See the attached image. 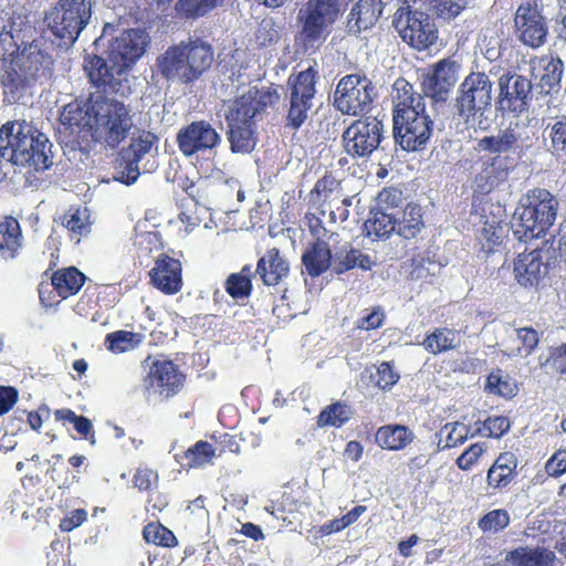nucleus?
Returning a JSON list of instances; mask_svg holds the SVG:
<instances>
[{"label": "nucleus", "instance_id": "2eb2a0df", "mask_svg": "<svg viewBox=\"0 0 566 566\" xmlns=\"http://www.w3.org/2000/svg\"><path fill=\"white\" fill-rule=\"evenodd\" d=\"M317 71L313 67L300 72L290 93V108L286 115V127L298 129L308 118L314 106Z\"/></svg>", "mask_w": 566, "mask_h": 566}, {"label": "nucleus", "instance_id": "49530a36", "mask_svg": "<svg viewBox=\"0 0 566 566\" xmlns=\"http://www.w3.org/2000/svg\"><path fill=\"white\" fill-rule=\"evenodd\" d=\"M470 429L461 422L446 423L439 431L438 448L441 450L454 448L464 443Z\"/></svg>", "mask_w": 566, "mask_h": 566}, {"label": "nucleus", "instance_id": "9d476101", "mask_svg": "<svg viewBox=\"0 0 566 566\" xmlns=\"http://www.w3.org/2000/svg\"><path fill=\"white\" fill-rule=\"evenodd\" d=\"M377 90L364 73L343 76L334 92V106L342 114L357 116L369 111Z\"/></svg>", "mask_w": 566, "mask_h": 566}, {"label": "nucleus", "instance_id": "dca6fc26", "mask_svg": "<svg viewBox=\"0 0 566 566\" xmlns=\"http://www.w3.org/2000/svg\"><path fill=\"white\" fill-rule=\"evenodd\" d=\"M148 42V34L144 30H125L108 41L106 54L115 63V69L127 73L144 55Z\"/></svg>", "mask_w": 566, "mask_h": 566}, {"label": "nucleus", "instance_id": "7c9ffc66", "mask_svg": "<svg viewBox=\"0 0 566 566\" xmlns=\"http://www.w3.org/2000/svg\"><path fill=\"white\" fill-rule=\"evenodd\" d=\"M290 272L289 262L277 249L269 250L258 262L254 273L260 274L265 285H277Z\"/></svg>", "mask_w": 566, "mask_h": 566}, {"label": "nucleus", "instance_id": "bb28decb", "mask_svg": "<svg viewBox=\"0 0 566 566\" xmlns=\"http://www.w3.org/2000/svg\"><path fill=\"white\" fill-rule=\"evenodd\" d=\"M381 0H359L350 9L346 30L349 34L358 35L363 31L373 28L382 13Z\"/></svg>", "mask_w": 566, "mask_h": 566}, {"label": "nucleus", "instance_id": "6e6552de", "mask_svg": "<svg viewBox=\"0 0 566 566\" xmlns=\"http://www.w3.org/2000/svg\"><path fill=\"white\" fill-rule=\"evenodd\" d=\"M12 85L17 92L13 93V102H19L27 94V90L39 83L49 82L53 74V60L38 43L25 45L14 57Z\"/></svg>", "mask_w": 566, "mask_h": 566}, {"label": "nucleus", "instance_id": "a878e982", "mask_svg": "<svg viewBox=\"0 0 566 566\" xmlns=\"http://www.w3.org/2000/svg\"><path fill=\"white\" fill-rule=\"evenodd\" d=\"M149 275L153 284L166 294H175L181 289V263L176 259L158 258Z\"/></svg>", "mask_w": 566, "mask_h": 566}, {"label": "nucleus", "instance_id": "f704fd0d", "mask_svg": "<svg viewBox=\"0 0 566 566\" xmlns=\"http://www.w3.org/2000/svg\"><path fill=\"white\" fill-rule=\"evenodd\" d=\"M22 233L17 219L7 217L0 222V255L4 260L13 259L22 248Z\"/></svg>", "mask_w": 566, "mask_h": 566}, {"label": "nucleus", "instance_id": "052dcab7", "mask_svg": "<svg viewBox=\"0 0 566 566\" xmlns=\"http://www.w3.org/2000/svg\"><path fill=\"white\" fill-rule=\"evenodd\" d=\"M486 451L485 443H474L470 446L457 460V464L462 470L471 469L480 457Z\"/></svg>", "mask_w": 566, "mask_h": 566}, {"label": "nucleus", "instance_id": "de8ad7c7", "mask_svg": "<svg viewBox=\"0 0 566 566\" xmlns=\"http://www.w3.org/2000/svg\"><path fill=\"white\" fill-rule=\"evenodd\" d=\"M143 537L146 543L166 548H172L178 545L176 535L168 527L160 523H148L143 528Z\"/></svg>", "mask_w": 566, "mask_h": 566}, {"label": "nucleus", "instance_id": "412c9836", "mask_svg": "<svg viewBox=\"0 0 566 566\" xmlns=\"http://www.w3.org/2000/svg\"><path fill=\"white\" fill-rule=\"evenodd\" d=\"M177 143L179 150L186 157H190L218 147L221 144V136L210 123L197 120L179 130Z\"/></svg>", "mask_w": 566, "mask_h": 566}, {"label": "nucleus", "instance_id": "58836bf2", "mask_svg": "<svg viewBox=\"0 0 566 566\" xmlns=\"http://www.w3.org/2000/svg\"><path fill=\"white\" fill-rule=\"evenodd\" d=\"M539 340L535 329L530 327L513 329L509 336L505 352L509 356L526 357L532 354Z\"/></svg>", "mask_w": 566, "mask_h": 566}, {"label": "nucleus", "instance_id": "f03ea898", "mask_svg": "<svg viewBox=\"0 0 566 566\" xmlns=\"http://www.w3.org/2000/svg\"><path fill=\"white\" fill-rule=\"evenodd\" d=\"M49 138L25 120L8 122L0 128V163L36 171L52 165Z\"/></svg>", "mask_w": 566, "mask_h": 566}, {"label": "nucleus", "instance_id": "a18cd8bd", "mask_svg": "<svg viewBox=\"0 0 566 566\" xmlns=\"http://www.w3.org/2000/svg\"><path fill=\"white\" fill-rule=\"evenodd\" d=\"M254 270L251 265H244L239 273L231 274L226 281V291L233 298L248 297L252 290L251 277Z\"/></svg>", "mask_w": 566, "mask_h": 566}, {"label": "nucleus", "instance_id": "ddd939ff", "mask_svg": "<svg viewBox=\"0 0 566 566\" xmlns=\"http://www.w3.org/2000/svg\"><path fill=\"white\" fill-rule=\"evenodd\" d=\"M157 140L156 135L145 130L133 137L129 146L120 153L113 179L127 186L135 184L140 175L139 163L157 154Z\"/></svg>", "mask_w": 566, "mask_h": 566}, {"label": "nucleus", "instance_id": "f3484780", "mask_svg": "<svg viewBox=\"0 0 566 566\" xmlns=\"http://www.w3.org/2000/svg\"><path fill=\"white\" fill-rule=\"evenodd\" d=\"M84 71L90 82L101 92L108 94L125 95L129 87L127 85V73L115 69V63L106 56L88 55L84 62Z\"/></svg>", "mask_w": 566, "mask_h": 566}, {"label": "nucleus", "instance_id": "4468645a", "mask_svg": "<svg viewBox=\"0 0 566 566\" xmlns=\"http://www.w3.org/2000/svg\"><path fill=\"white\" fill-rule=\"evenodd\" d=\"M384 138V125L377 117L355 120L343 133L345 151L352 157H367L380 145Z\"/></svg>", "mask_w": 566, "mask_h": 566}, {"label": "nucleus", "instance_id": "aec40b11", "mask_svg": "<svg viewBox=\"0 0 566 566\" xmlns=\"http://www.w3.org/2000/svg\"><path fill=\"white\" fill-rule=\"evenodd\" d=\"M497 108L502 112L523 113L531 101L532 82L527 77L506 72L499 77Z\"/></svg>", "mask_w": 566, "mask_h": 566}, {"label": "nucleus", "instance_id": "69168bd1", "mask_svg": "<svg viewBox=\"0 0 566 566\" xmlns=\"http://www.w3.org/2000/svg\"><path fill=\"white\" fill-rule=\"evenodd\" d=\"M399 379L398 373L394 370V367L388 361H382L377 368V380L376 384L381 389L391 388Z\"/></svg>", "mask_w": 566, "mask_h": 566}, {"label": "nucleus", "instance_id": "6ab92c4d", "mask_svg": "<svg viewBox=\"0 0 566 566\" xmlns=\"http://www.w3.org/2000/svg\"><path fill=\"white\" fill-rule=\"evenodd\" d=\"M515 34L526 46L537 49L546 42L548 25L536 3H522L515 13Z\"/></svg>", "mask_w": 566, "mask_h": 566}, {"label": "nucleus", "instance_id": "0eeeda50", "mask_svg": "<svg viewBox=\"0 0 566 566\" xmlns=\"http://www.w3.org/2000/svg\"><path fill=\"white\" fill-rule=\"evenodd\" d=\"M93 112L90 134L93 140L114 148L127 137L133 120L122 102L98 96L93 103Z\"/></svg>", "mask_w": 566, "mask_h": 566}, {"label": "nucleus", "instance_id": "f257e3e1", "mask_svg": "<svg viewBox=\"0 0 566 566\" xmlns=\"http://www.w3.org/2000/svg\"><path fill=\"white\" fill-rule=\"evenodd\" d=\"M394 138L406 151L426 148L433 130V120L426 111L424 98L406 80L395 83Z\"/></svg>", "mask_w": 566, "mask_h": 566}, {"label": "nucleus", "instance_id": "7ed1b4c3", "mask_svg": "<svg viewBox=\"0 0 566 566\" xmlns=\"http://www.w3.org/2000/svg\"><path fill=\"white\" fill-rule=\"evenodd\" d=\"M493 83L483 72L470 73L460 84L457 98V129L486 130L491 125Z\"/></svg>", "mask_w": 566, "mask_h": 566}, {"label": "nucleus", "instance_id": "6e6d98bb", "mask_svg": "<svg viewBox=\"0 0 566 566\" xmlns=\"http://www.w3.org/2000/svg\"><path fill=\"white\" fill-rule=\"evenodd\" d=\"M510 523V516L505 510H493L483 515L478 525L483 532H499Z\"/></svg>", "mask_w": 566, "mask_h": 566}, {"label": "nucleus", "instance_id": "20e7f679", "mask_svg": "<svg viewBox=\"0 0 566 566\" xmlns=\"http://www.w3.org/2000/svg\"><path fill=\"white\" fill-rule=\"evenodd\" d=\"M213 50L196 39L172 45L157 59L158 72L169 82L188 84L198 80L212 64Z\"/></svg>", "mask_w": 566, "mask_h": 566}, {"label": "nucleus", "instance_id": "4be33fe9", "mask_svg": "<svg viewBox=\"0 0 566 566\" xmlns=\"http://www.w3.org/2000/svg\"><path fill=\"white\" fill-rule=\"evenodd\" d=\"M461 65L452 59H443L433 65L432 72L422 81L427 96L434 101H446L449 92L459 80Z\"/></svg>", "mask_w": 566, "mask_h": 566}, {"label": "nucleus", "instance_id": "13d9d810", "mask_svg": "<svg viewBox=\"0 0 566 566\" xmlns=\"http://www.w3.org/2000/svg\"><path fill=\"white\" fill-rule=\"evenodd\" d=\"M402 200V193L396 188L382 189L376 198V210L388 211L399 206Z\"/></svg>", "mask_w": 566, "mask_h": 566}, {"label": "nucleus", "instance_id": "bf43d9fd", "mask_svg": "<svg viewBox=\"0 0 566 566\" xmlns=\"http://www.w3.org/2000/svg\"><path fill=\"white\" fill-rule=\"evenodd\" d=\"M134 245L138 250L139 255H148L153 251L159 249V238L157 232H139L134 237Z\"/></svg>", "mask_w": 566, "mask_h": 566}, {"label": "nucleus", "instance_id": "39448f33", "mask_svg": "<svg viewBox=\"0 0 566 566\" xmlns=\"http://www.w3.org/2000/svg\"><path fill=\"white\" fill-rule=\"evenodd\" d=\"M91 20V0H57L44 13V34L53 45L67 51Z\"/></svg>", "mask_w": 566, "mask_h": 566}, {"label": "nucleus", "instance_id": "5701e85b", "mask_svg": "<svg viewBox=\"0 0 566 566\" xmlns=\"http://www.w3.org/2000/svg\"><path fill=\"white\" fill-rule=\"evenodd\" d=\"M184 375L170 360H156L145 377V387L155 394L169 398L182 387Z\"/></svg>", "mask_w": 566, "mask_h": 566}, {"label": "nucleus", "instance_id": "473e14b6", "mask_svg": "<svg viewBox=\"0 0 566 566\" xmlns=\"http://www.w3.org/2000/svg\"><path fill=\"white\" fill-rule=\"evenodd\" d=\"M509 177V169L501 167L497 159L483 163L481 170L473 179L474 191L480 195H488L503 185Z\"/></svg>", "mask_w": 566, "mask_h": 566}, {"label": "nucleus", "instance_id": "423d86ee", "mask_svg": "<svg viewBox=\"0 0 566 566\" xmlns=\"http://www.w3.org/2000/svg\"><path fill=\"white\" fill-rule=\"evenodd\" d=\"M557 211L558 201L549 191L541 188L530 190L521 198L512 216L513 235L524 242L542 237L554 224Z\"/></svg>", "mask_w": 566, "mask_h": 566}, {"label": "nucleus", "instance_id": "680f3d73", "mask_svg": "<svg viewBox=\"0 0 566 566\" xmlns=\"http://www.w3.org/2000/svg\"><path fill=\"white\" fill-rule=\"evenodd\" d=\"M510 429V420L504 416L489 417L483 422V429L486 436L500 438Z\"/></svg>", "mask_w": 566, "mask_h": 566}, {"label": "nucleus", "instance_id": "774afa93", "mask_svg": "<svg viewBox=\"0 0 566 566\" xmlns=\"http://www.w3.org/2000/svg\"><path fill=\"white\" fill-rule=\"evenodd\" d=\"M546 472L556 476L566 472V450L556 451L546 462Z\"/></svg>", "mask_w": 566, "mask_h": 566}, {"label": "nucleus", "instance_id": "2f4dec72", "mask_svg": "<svg viewBox=\"0 0 566 566\" xmlns=\"http://www.w3.org/2000/svg\"><path fill=\"white\" fill-rule=\"evenodd\" d=\"M333 259L331 248L323 238H317L302 255V262L313 277L319 276L329 266L333 268Z\"/></svg>", "mask_w": 566, "mask_h": 566}, {"label": "nucleus", "instance_id": "4c0bfd02", "mask_svg": "<svg viewBox=\"0 0 566 566\" xmlns=\"http://www.w3.org/2000/svg\"><path fill=\"white\" fill-rule=\"evenodd\" d=\"M373 265L374 262L369 255L349 247H343L340 250L336 251L333 259V270L337 274L345 273L355 268L370 270Z\"/></svg>", "mask_w": 566, "mask_h": 566}, {"label": "nucleus", "instance_id": "cd10ccee", "mask_svg": "<svg viewBox=\"0 0 566 566\" xmlns=\"http://www.w3.org/2000/svg\"><path fill=\"white\" fill-rule=\"evenodd\" d=\"M311 206H327L331 223H336V211L333 209L337 203L352 205L349 198H343L337 180L331 176L318 179L314 189L310 192Z\"/></svg>", "mask_w": 566, "mask_h": 566}, {"label": "nucleus", "instance_id": "b1692460", "mask_svg": "<svg viewBox=\"0 0 566 566\" xmlns=\"http://www.w3.org/2000/svg\"><path fill=\"white\" fill-rule=\"evenodd\" d=\"M92 97L83 102H72L64 106L60 114V123L71 135H77L78 138H86L91 134L93 124V103Z\"/></svg>", "mask_w": 566, "mask_h": 566}, {"label": "nucleus", "instance_id": "3c124183", "mask_svg": "<svg viewBox=\"0 0 566 566\" xmlns=\"http://www.w3.org/2000/svg\"><path fill=\"white\" fill-rule=\"evenodd\" d=\"M223 0H178L176 11L186 18H198L220 6Z\"/></svg>", "mask_w": 566, "mask_h": 566}, {"label": "nucleus", "instance_id": "72a5a7b5", "mask_svg": "<svg viewBox=\"0 0 566 566\" xmlns=\"http://www.w3.org/2000/svg\"><path fill=\"white\" fill-rule=\"evenodd\" d=\"M415 439L413 432L406 426L388 424L378 428L375 434L376 443L386 450H401Z\"/></svg>", "mask_w": 566, "mask_h": 566}, {"label": "nucleus", "instance_id": "c85d7f7f", "mask_svg": "<svg viewBox=\"0 0 566 566\" xmlns=\"http://www.w3.org/2000/svg\"><path fill=\"white\" fill-rule=\"evenodd\" d=\"M532 75L539 77L541 91L548 94L551 91H557L560 87V81L564 72V63L559 57H541L530 61Z\"/></svg>", "mask_w": 566, "mask_h": 566}, {"label": "nucleus", "instance_id": "1a4fd4ad", "mask_svg": "<svg viewBox=\"0 0 566 566\" xmlns=\"http://www.w3.org/2000/svg\"><path fill=\"white\" fill-rule=\"evenodd\" d=\"M339 14L338 0H310L298 13V41L305 51L319 49Z\"/></svg>", "mask_w": 566, "mask_h": 566}, {"label": "nucleus", "instance_id": "79ce46f5", "mask_svg": "<svg viewBox=\"0 0 566 566\" xmlns=\"http://www.w3.org/2000/svg\"><path fill=\"white\" fill-rule=\"evenodd\" d=\"M253 125H228V139L232 153L249 154L254 149Z\"/></svg>", "mask_w": 566, "mask_h": 566}, {"label": "nucleus", "instance_id": "864d4df0", "mask_svg": "<svg viewBox=\"0 0 566 566\" xmlns=\"http://www.w3.org/2000/svg\"><path fill=\"white\" fill-rule=\"evenodd\" d=\"M17 50L14 23L0 15V59L11 56Z\"/></svg>", "mask_w": 566, "mask_h": 566}, {"label": "nucleus", "instance_id": "393cba45", "mask_svg": "<svg viewBox=\"0 0 566 566\" xmlns=\"http://www.w3.org/2000/svg\"><path fill=\"white\" fill-rule=\"evenodd\" d=\"M514 277L524 287H535L547 274V264L537 249L520 253L514 261Z\"/></svg>", "mask_w": 566, "mask_h": 566}, {"label": "nucleus", "instance_id": "c9c22d12", "mask_svg": "<svg viewBox=\"0 0 566 566\" xmlns=\"http://www.w3.org/2000/svg\"><path fill=\"white\" fill-rule=\"evenodd\" d=\"M421 345L428 353L438 355L458 348L460 346V334L458 331L448 327L434 328L426 336Z\"/></svg>", "mask_w": 566, "mask_h": 566}, {"label": "nucleus", "instance_id": "ea45409f", "mask_svg": "<svg viewBox=\"0 0 566 566\" xmlns=\"http://www.w3.org/2000/svg\"><path fill=\"white\" fill-rule=\"evenodd\" d=\"M84 281V274L75 268L57 271L52 276V285L62 298L76 294Z\"/></svg>", "mask_w": 566, "mask_h": 566}, {"label": "nucleus", "instance_id": "37998d69", "mask_svg": "<svg viewBox=\"0 0 566 566\" xmlns=\"http://www.w3.org/2000/svg\"><path fill=\"white\" fill-rule=\"evenodd\" d=\"M370 213L371 217L365 222L369 237L388 238L392 232H396L394 212L373 209Z\"/></svg>", "mask_w": 566, "mask_h": 566}, {"label": "nucleus", "instance_id": "a19ab883", "mask_svg": "<svg viewBox=\"0 0 566 566\" xmlns=\"http://www.w3.org/2000/svg\"><path fill=\"white\" fill-rule=\"evenodd\" d=\"M216 457V449L207 441H198L190 447L178 460L181 465L191 468H202L212 463Z\"/></svg>", "mask_w": 566, "mask_h": 566}, {"label": "nucleus", "instance_id": "9b49d317", "mask_svg": "<svg viewBox=\"0 0 566 566\" xmlns=\"http://www.w3.org/2000/svg\"><path fill=\"white\" fill-rule=\"evenodd\" d=\"M394 25L402 41L418 51L430 48L438 40V29L431 18L409 7H400L396 11Z\"/></svg>", "mask_w": 566, "mask_h": 566}, {"label": "nucleus", "instance_id": "a211bd4d", "mask_svg": "<svg viewBox=\"0 0 566 566\" xmlns=\"http://www.w3.org/2000/svg\"><path fill=\"white\" fill-rule=\"evenodd\" d=\"M533 145V134L527 126L518 123L510 125L496 135L484 136L478 140L479 150L502 154L513 151L518 156L527 151Z\"/></svg>", "mask_w": 566, "mask_h": 566}, {"label": "nucleus", "instance_id": "0e129e2a", "mask_svg": "<svg viewBox=\"0 0 566 566\" xmlns=\"http://www.w3.org/2000/svg\"><path fill=\"white\" fill-rule=\"evenodd\" d=\"M385 318V313L380 307H375L370 311L366 310L357 321L358 328L364 331L375 329L381 326Z\"/></svg>", "mask_w": 566, "mask_h": 566}, {"label": "nucleus", "instance_id": "c03bdc74", "mask_svg": "<svg viewBox=\"0 0 566 566\" xmlns=\"http://www.w3.org/2000/svg\"><path fill=\"white\" fill-rule=\"evenodd\" d=\"M354 415L352 407L345 402H335L324 408L317 416L318 427L339 428Z\"/></svg>", "mask_w": 566, "mask_h": 566}, {"label": "nucleus", "instance_id": "5fc2aeb1", "mask_svg": "<svg viewBox=\"0 0 566 566\" xmlns=\"http://www.w3.org/2000/svg\"><path fill=\"white\" fill-rule=\"evenodd\" d=\"M485 389L491 394L505 398H511L517 392V386L513 380L509 377H503L502 375L494 373L488 377Z\"/></svg>", "mask_w": 566, "mask_h": 566}, {"label": "nucleus", "instance_id": "338daca9", "mask_svg": "<svg viewBox=\"0 0 566 566\" xmlns=\"http://www.w3.org/2000/svg\"><path fill=\"white\" fill-rule=\"evenodd\" d=\"M87 518V512L84 509H75L61 518L59 527L62 532H71L82 525Z\"/></svg>", "mask_w": 566, "mask_h": 566}, {"label": "nucleus", "instance_id": "09e8293b", "mask_svg": "<svg viewBox=\"0 0 566 566\" xmlns=\"http://www.w3.org/2000/svg\"><path fill=\"white\" fill-rule=\"evenodd\" d=\"M144 339V335L129 331H116L106 336L107 348L113 353H124L136 348Z\"/></svg>", "mask_w": 566, "mask_h": 566}, {"label": "nucleus", "instance_id": "c756f323", "mask_svg": "<svg viewBox=\"0 0 566 566\" xmlns=\"http://www.w3.org/2000/svg\"><path fill=\"white\" fill-rule=\"evenodd\" d=\"M556 554L545 546H518L505 555L510 566H555Z\"/></svg>", "mask_w": 566, "mask_h": 566}, {"label": "nucleus", "instance_id": "4d7b16f0", "mask_svg": "<svg viewBox=\"0 0 566 566\" xmlns=\"http://www.w3.org/2000/svg\"><path fill=\"white\" fill-rule=\"evenodd\" d=\"M430 8L442 19L455 18L464 8L463 0H430Z\"/></svg>", "mask_w": 566, "mask_h": 566}, {"label": "nucleus", "instance_id": "e433bc0d", "mask_svg": "<svg viewBox=\"0 0 566 566\" xmlns=\"http://www.w3.org/2000/svg\"><path fill=\"white\" fill-rule=\"evenodd\" d=\"M396 233L405 239L415 238L423 226L421 208L418 205H408L402 211H396Z\"/></svg>", "mask_w": 566, "mask_h": 566}, {"label": "nucleus", "instance_id": "f8f14e48", "mask_svg": "<svg viewBox=\"0 0 566 566\" xmlns=\"http://www.w3.org/2000/svg\"><path fill=\"white\" fill-rule=\"evenodd\" d=\"M280 95L275 88L248 86L226 111L227 125H253V117L265 107L276 104Z\"/></svg>", "mask_w": 566, "mask_h": 566}, {"label": "nucleus", "instance_id": "603ef678", "mask_svg": "<svg viewBox=\"0 0 566 566\" xmlns=\"http://www.w3.org/2000/svg\"><path fill=\"white\" fill-rule=\"evenodd\" d=\"M546 129L548 130L552 153L566 159V115L556 117Z\"/></svg>", "mask_w": 566, "mask_h": 566}, {"label": "nucleus", "instance_id": "e2e57ef3", "mask_svg": "<svg viewBox=\"0 0 566 566\" xmlns=\"http://www.w3.org/2000/svg\"><path fill=\"white\" fill-rule=\"evenodd\" d=\"M255 39L262 46L275 42L279 39V31L275 23L271 19L262 20L256 29Z\"/></svg>", "mask_w": 566, "mask_h": 566}, {"label": "nucleus", "instance_id": "8fccbe9b", "mask_svg": "<svg viewBox=\"0 0 566 566\" xmlns=\"http://www.w3.org/2000/svg\"><path fill=\"white\" fill-rule=\"evenodd\" d=\"M506 231V226H503L494 220H486L479 235L482 249L486 253L493 252L494 248L503 242Z\"/></svg>", "mask_w": 566, "mask_h": 566}]
</instances>
